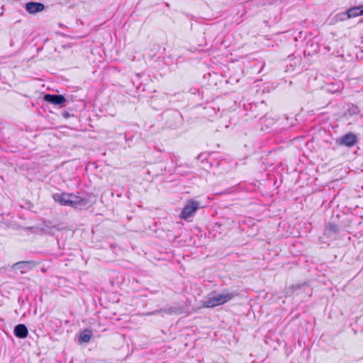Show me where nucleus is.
<instances>
[{"mask_svg": "<svg viewBox=\"0 0 363 363\" xmlns=\"http://www.w3.org/2000/svg\"><path fill=\"white\" fill-rule=\"evenodd\" d=\"M52 199L60 206H70L73 208H77L86 203L85 199L66 191L54 194Z\"/></svg>", "mask_w": 363, "mask_h": 363, "instance_id": "obj_1", "label": "nucleus"}, {"mask_svg": "<svg viewBox=\"0 0 363 363\" xmlns=\"http://www.w3.org/2000/svg\"><path fill=\"white\" fill-rule=\"evenodd\" d=\"M233 298V294L231 293H225L216 294L215 292L211 293L206 301L203 303L205 308H213L223 305Z\"/></svg>", "mask_w": 363, "mask_h": 363, "instance_id": "obj_2", "label": "nucleus"}, {"mask_svg": "<svg viewBox=\"0 0 363 363\" xmlns=\"http://www.w3.org/2000/svg\"><path fill=\"white\" fill-rule=\"evenodd\" d=\"M200 204L194 199H189L184 206L180 215L179 218L182 220H187L189 218L192 217L196 212L199 209Z\"/></svg>", "mask_w": 363, "mask_h": 363, "instance_id": "obj_3", "label": "nucleus"}, {"mask_svg": "<svg viewBox=\"0 0 363 363\" xmlns=\"http://www.w3.org/2000/svg\"><path fill=\"white\" fill-rule=\"evenodd\" d=\"M358 142L357 137L352 133H348L341 137L339 141V145H345L346 147H353Z\"/></svg>", "mask_w": 363, "mask_h": 363, "instance_id": "obj_4", "label": "nucleus"}, {"mask_svg": "<svg viewBox=\"0 0 363 363\" xmlns=\"http://www.w3.org/2000/svg\"><path fill=\"white\" fill-rule=\"evenodd\" d=\"M44 100L54 105H61L66 101V99L62 95L49 94L44 96Z\"/></svg>", "mask_w": 363, "mask_h": 363, "instance_id": "obj_5", "label": "nucleus"}, {"mask_svg": "<svg viewBox=\"0 0 363 363\" xmlns=\"http://www.w3.org/2000/svg\"><path fill=\"white\" fill-rule=\"evenodd\" d=\"M45 6L42 3L28 2L26 4V10L30 14H35L38 12L43 11Z\"/></svg>", "mask_w": 363, "mask_h": 363, "instance_id": "obj_6", "label": "nucleus"}, {"mask_svg": "<svg viewBox=\"0 0 363 363\" xmlns=\"http://www.w3.org/2000/svg\"><path fill=\"white\" fill-rule=\"evenodd\" d=\"M14 335L18 338H26L28 335V330L24 324H18L14 328Z\"/></svg>", "mask_w": 363, "mask_h": 363, "instance_id": "obj_7", "label": "nucleus"}, {"mask_svg": "<svg viewBox=\"0 0 363 363\" xmlns=\"http://www.w3.org/2000/svg\"><path fill=\"white\" fill-rule=\"evenodd\" d=\"M92 335L93 334L91 330L84 329L79 333L78 341L80 344L87 343L91 340Z\"/></svg>", "mask_w": 363, "mask_h": 363, "instance_id": "obj_8", "label": "nucleus"}, {"mask_svg": "<svg viewBox=\"0 0 363 363\" xmlns=\"http://www.w3.org/2000/svg\"><path fill=\"white\" fill-rule=\"evenodd\" d=\"M362 13V6H354L347 11V16L348 18H356L359 16H363Z\"/></svg>", "mask_w": 363, "mask_h": 363, "instance_id": "obj_9", "label": "nucleus"}, {"mask_svg": "<svg viewBox=\"0 0 363 363\" xmlns=\"http://www.w3.org/2000/svg\"><path fill=\"white\" fill-rule=\"evenodd\" d=\"M26 264H30L32 267H34L37 265V263L33 261H21L15 263L13 264V267H18V269H23Z\"/></svg>", "mask_w": 363, "mask_h": 363, "instance_id": "obj_10", "label": "nucleus"}, {"mask_svg": "<svg viewBox=\"0 0 363 363\" xmlns=\"http://www.w3.org/2000/svg\"><path fill=\"white\" fill-rule=\"evenodd\" d=\"M339 231V227L334 223H330L325 228V233L328 234L336 233Z\"/></svg>", "mask_w": 363, "mask_h": 363, "instance_id": "obj_11", "label": "nucleus"}]
</instances>
